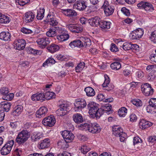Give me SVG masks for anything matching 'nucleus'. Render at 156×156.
<instances>
[{
	"mask_svg": "<svg viewBox=\"0 0 156 156\" xmlns=\"http://www.w3.org/2000/svg\"><path fill=\"white\" fill-rule=\"evenodd\" d=\"M98 104L93 101H90L88 104L87 106L89 110V113L91 118L95 117V114L98 108Z\"/></svg>",
	"mask_w": 156,
	"mask_h": 156,
	"instance_id": "obj_4",
	"label": "nucleus"
},
{
	"mask_svg": "<svg viewBox=\"0 0 156 156\" xmlns=\"http://www.w3.org/2000/svg\"><path fill=\"white\" fill-rule=\"evenodd\" d=\"M80 39L84 42L83 47H87L91 45V41L87 37H81Z\"/></svg>",
	"mask_w": 156,
	"mask_h": 156,
	"instance_id": "obj_44",
	"label": "nucleus"
},
{
	"mask_svg": "<svg viewBox=\"0 0 156 156\" xmlns=\"http://www.w3.org/2000/svg\"><path fill=\"white\" fill-rule=\"evenodd\" d=\"M36 42L40 47L43 48H45L48 44L50 43V40L49 38L44 37L37 39Z\"/></svg>",
	"mask_w": 156,
	"mask_h": 156,
	"instance_id": "obj_14",
	"label": "nucleus"
},
{
	"mask_svg": "<svg viewBox=\"0 0 156 156\" xmlns=\"http://www.w3.org/2000/svg\"><path fill=\"white\" fill-rule=\"evenodd\" d=\"M14 94L13 93L7 94L6 95L3 97V99L7 101H10L13 99Z\"/></svg>",
	"mask_w": 156,
	"mask_h": 156,
	"instance_id": "obj_49",
	"label": "nucleus"
},
{
	"mask_svg": "<svg viewBox=\"0 0 156 156\" xmlns=\"http://www.w3.org/2000/svg\"><path fill=\"white\" fill-rule=\"evenodd\" d=\"M21 30L22 33L26 34H31L33 33L32 30L26 27L22 28Z\"/></svg>",
	"mask_w": 156,
	"mask_h": 156,
	"instance_id": "obj_53",
	"label": "nucleus"
},
{
	"mask_svg": "<svg viewBox=\"0 0 156 156\" xmlns=\"http://www.w3.org/2000/svg\"><path fill=\"white\" fill-rule=\"evenodd\" d=\"M27 51L29 54L34 55L37 54V50L34 49L31 47H29L27 48Z\"/></svg>",
	"mask_w": 156,
	"mask_h": 156,
	"instance_id": "obj_58",
	"label": "nucleus"
},
{
	"mask_svg": "<svg viewBox=\"0 0 156 156\" xmlns=\"http://www.w3.org/2000/svg\"><path fill=\"white\" fill-rule=\"evenodd\" d=\"M48 51L51 53H53L59 50V47L57 45L52 44L48 47L47 48Z\"/></svg>",
	"mask_w": 156,
	"mask_h": 156,
	"instance_id": "obj_30",
	"label": "nucleus"
},
{
	"mask_svg": "<svg viewBox=\"0 0 156 156\" xmlns=\"http://www.w3.org/2000/svg\"><path fill=\"white\" fill-rule=\"evenodd\" d=\"M61 11L64 15L69 17H74L77 15V12L73 9H62Z\"/></svg>",
	"mask_w": 156,
	"mask_h": 156,
	"instance_id": "obj_21",
	"label": "nucleus"
},
{
	"mask_svg": "<svg viewBox=\"0 0 156 156\" xmlns=\"http://www.w3.org/2000/svg\"><path fill=\"white\" fill-rule=\"evenodd\" d=\"M86 7V6L83 1H77L73 5L74 9L80 11L84 10Z\"/></svg>",
	"mask_w": 156,
	"mask_h": 156,
	"instance_id": "obj_20",
	"label": "nucleus"
},
{
	"mask_svg": "<svg viewBox=\"0 0 156 156\" xmlns=\"http://www.w3.org/2000/svg\"><path fill=\"white\" fill-rule=\"evenodd\" d=\"M153 123L144 119H141L139 122V127L142 129H144L151 126Z\"/></svg>",
	"mask_w": 156,
	"mask_h": 156,
	"instance_id": "obj_18",
	"label": "nucleus"
},
{
	"mask_svg": "<svg viewBox=\"0 0 156 156\" xmlns=\"http://www.w3.org/2000/svg\"><path fill=\"white\" fill-rule=\"evenodd\" d=\"M14 144L13 140L9 141L1 150V154L3 155H6L9 154Z\"/></svg>",
	"mask_w": 156,
	"mask_h": 156,
	"instance_id": "obj_6",
	"label": "nucleus"
},
{
	"mask_svg": "<svg viewBox=\"0 0 156 156\" xmlns=\"http://www.w3.org/2000/svg\"><path fill=\"white\" fill-rule=\"evenodd\" d=\"M56 58L58 60L61 61H67L69 59V57L67 55L59 54L56 55Z\"/></svg>",
	"mask_w": 156,
	"mask_h": 156,
	"instance_id": "obj_43",
	"label": "nucleus"
},
{
	"mask_svg": "<svg viewBox=\"0 0 156 156\" xmlns=\"http://www.w3.org/2000/svg\"><path fill=\"white\" fill-rule=\"evenodd\" d=\"M66 27L72 33H79L83 30V28L81 26L75 24H66Z\"/></svg>",
	"mask_w": 156,
	"mask_h": 156,
	"instance_id": "obj_12",
	"label": "nucleus"
},
{
	"mask_svg": "<svg viewBox=\"0 0 156 156\" xmlns=\"http://www.w3.org/2000/svg\"><path fill=\"white\" fill-rule=\"evenodd\" d=\"M85 67V63L83 62H81L78 64L76 67L75 70L76 72L78 73L81 71Z\"/></svg>",
	"mask_w": 156,
	"mask_h": 156,
	"instance_id": "obj_42",
	"label": "nucleus"
},
{
	"mask_svg": "<svg viewBox=\"0 0 156 156\" xmlns=\"http://www.w3.org/2000/svg\"><path fill=\"white\" fill-rule=\"evenodd\" d=\"M110 50L113 52H116L118 51V48L116 45L114 44H112L111 45Z\"/></svg>",
	"mask_w": 156,
	"mask_h": 156,
	"instance_id": "obj_63",
	"label": "nucleus"
},
{
	"mask_svg": "<svg viewBox=\"0 0 156 156\" xmlns=\"http://www.w3.org/2000/svg\"><path fill=\"white\" fill-rule=\"evenodd\" d=\"M44 8H40L37 10V18L38 20H41L44 17Z\"/></svg>",
	"mask_w": 156,
	"mask_h": 156,
	"instance_id": "obj_37",
	"label": "nucleus"
},
{
	"mask_svg": "<svg viewBox=\"0 0 156 156\" xmlns=\"http://www.w3.org/2000/svg\"><path fill=\"white\" fill-rule=\"evenodd\" d=\"M68 112L59 108L56 112L57 115L58 116H63L66 114Z\"/></svg>",
	"mask_w": 156,
	"mask_h": 156,
	"instance_id": "obj_55",
	"label": "nucleus"
},
{
	"mask_svg": "<svg viewBox=\"0 0 156 156\" xmlns=\"http://www.w3.org/2000/svg\"><path fill=\"white\" fill-rule=\"evenodd\" d=\"M78 128L81 130L88 131L92 133H99L101 129V126L96 122L82 124L78 126Z\"/></svg>",
	"mask_w": 156,
	"mask_h": 156,
	"instance_id": "obj_1",
	"label": "nucleus"
},
{
	"mask_svg": "<svg viewBox=\"0 0 156 156\" xmlns=\"http://www.w3.org/2000/svg\"><path fill=\"white\" fill-rule=\"evenodd\" d=\"M144 73L141 71L139 70L136 73V76L138 80L142 79L144 76Z\"/></svg>",
	"mask_w": 156,
	"mask_h": 156,
	"instance_id": "obj_56",
	"label": "nucleus"
},
{
	"mask_svg": "<svg viewBox=\"0 0 156 156\" xmlns=\"http://www.w3.org/2000/svg\"><path fill=\"white\" fill-rule=\"evenodd\" d=\"M59 108L63 110L64 111H66L67 112H68L69 111V108L67 104L62 103L59 105Z\"/></svg>",
	"mask_w": 156,
	"mask_h": 156,
	"instance_id": "obj_57",
	"label": "nucleus"
},
{
	"mask_svg": "<svg viewBox=\"0 0 156 156\" xmlns=\"http://www.w3.org/2000/svg\"><path fill=\"white\" fill-rule=\"evenodd\" d=\"M55 122V119L54 117L52 115L46 117L42 121V123L44 125L49 127L53 126Z\"/></svg>",
	"mask_w": 156,
	"mask_h": 156,
	"instance_id": "obj_9",
	"label": "nucleus"
},
{
	"mask_svg": "<svg viewBox=\"0 0 156 156\" xmlns=\"http://www.w3.org/2000/svg\"><path fill=\"white\" fill-rule=\"evenodd\" d=\"M110 67L113 70H117L121 68V65L119 62H115L111 64Z\"/></svg>",
	"mask_w": 156,
	"mask_h": 156,
	"instance_id": "obj_40",
	"label": "nucleus"
},
{
	"mask_svg": "<svg viewBox=\"0 0 156 156\" xmlns=\"http://www.w3.org/2000/svg\"><path fill=\"white\" fill-rule=\"evenodd\" d=\"M45 99L48 100L53 99L55 97V94L53 92L48 91L44 94Z\"/></svg>",
	"mask_w": 156,
	"mask_h": 156,
	"instance_id": "obj_41",
	"label": "nucleus"
},
{
	"mask_svg": "<svg viewBox=\"0 0 156 156\" xmlns=\"http://www.w3.org/2000/svg\"><path fill=\"white\" fill-rule=\"evenodd\" d=\"M43 134L42 132H35L32 133L31 135L32 140L34 141H37L42 137Z\"/></svg>",
	"mask_w": 156,
	"mask_h": 156,
	"instance_id": "obj_29",
	"label": "nucleus"
},
{
	"mask_svg": "<svg viewBox=\"0 0 156 156\" xmlns=\"http://www.w3.org/2000/svg\"><path fill=\"white\" fill-rule=\"evenodd\" d=\"M26 44L25 41L23 39H16L14 41L13 46L16 49L21 50L24 48Z\"/></svg>",
	"mask_w": 156,
	"mask_h": 156,
	"instance_id": "obj_11",
	"label": "nucleus"
},
{
	"mask_svg": "<svg viewBox=\"0 0 156 156\" xmlns=\"http://www.w3.org/2000/svg\"><path fill=\"white\" fill-rule=\"evenodd\" d=\"M104 113L105 112L108 114H109L112 112V106L110 105H108L102 108Z\"/></svg>",
	"mask_w": 156,
	"mask_h": 156,
	"instance_id": "obj_47",
	"label": "nucleus"
},
{
	"mask_svg": "<svg viewBox=\"0 0 156 156\" xmlns=\"http://www.w3.org/2000/svg\"><path fill=\"white\" fill-rule=\"evenodd\" d=\"M50 139L48 138H45L40 141L38 147L39 149H41L48 148L50 146Z\"/></svg>",
	"mask_w": 156,
	"mask_h": 156,
	"instance_id": "obj_19",
	"label": "nucleus"
},
{
	"mask_svg": "<svg viewBox=\"0 0 156 156\" xmlns=\"http://www.w3.org/2000/svg\"><path fill=\"white\" fill-rule=\"evenodd\" d=\"M105 81L102 86L104 88L105 90L109 91L112 90L114 86L112 84H110L109 79L107 75H104Z\"/></svg>",
	"mask_w": 156,
	"mask_h": 156,
	"instance_id": "obj_16",
	"label": "nucleus"
},
{
	"mask_svg": "<svg viewBox=\"0 0 156 156\" xmlns=\"http://www.w3.org/2000/svg\"><path fill=\"white\" fill-rule=\"evenodd\" d=\"M11 35L8 32L2 31L0 33V39L5 41L11 40Z\"/></svg>",
	"mask_w": 156,
	"mask_h": 156,
	"instance_id": "obj_22",
	"label": "nucleus"
},
{
	"mask_svg": "<svg viewBox=\"0 0 156 156\" xmlns=\"http://www.w3.org/2000/svg\"><path fill=\"white\" fill-rule=\"evenodd\" d=\"M112 129L113 134L116 136H118L123 133L122 129L119 126L115 125Z\"/></svg>",
	"mask_w": 156,
	"mask_h": 156,
	"instance_id": "obj_32",
	"label": "nucleus"
},
{
	"mask_svg": "<svg viewBox=\"0 0 156 156\" xmlns=\"http://www.w3.org/2000/svg\"><path fill=\"white\" fill-rule=\"evenodd\" d=\"M131 102L137 107H140L142 105V102L141 100L138 99H134L131 100Z\"/></svg>",
	"mask_w": 156,
	"mask_h": 156,
	"instance_id": "obj_46",
	"label": "nucleus"
},
{
	"mask_svg": "<svg viewBox=\"0 0 156 156\" xmlns=\"http://www.w3.org/2000/svg\"><path fill=\"white\" fill-rule=\"evenodd\" d=\"M57 29L54 28H50L46 33V36L49 37H53L55 36L57 34Z\"/></svg>",
	"mask_w": 156,
	"mask_h": 156,
	"instance_id": "obj_35",
	"label": "nucleus"
},
{
	"mask_svg": "<svg viewBox=\"0 0 156 156\" xmlns=\"http://www.w3.org/2000/svg\"><path fill=\"white\" fill-rule=\"evenodd\" d=\"M79 149L82 153L85 154L90 151V148L86 145H84L80 147Z\"/></svg>",
	"mask_w": 156,
	"mask_h": 156,
	"instance_id": "obj_45",
	"label": "nucleus"
},
{
	"mask_svg": "<svg viewBox=\"0 0 156 156\" xmlns=\"http://www.w3.org/2000/svg\"><path fill=\"white\" fill-rule=\"evenodd\" d=\"M31 99L34 101H43L45 100L44 94L43 92H37L32 95Z\"/></svg>",
	"mask_w": 156,
	"mask_h": 156,
	"instance_id": "obj_17",
	"label": "nucleus"
},
{
	"mask_svg": "<svg viewBox=\"0 0 156 156\" xmlns=\"http://www.w3.org/2000/svg\"><path fill=\"white\" fill-rule=\"evenodd\" d=\"M130 121L132 122H134L136 121L137 120V117L134 114H131L129 116Z\"/></svg>",
	"mask_w": 156,
	"mask_h": 156,
	"instance_id": "obj_62",
	"label": "nucleus"
},
{
	"mask_svg": "<svg viewBox=\"0 0 156 156\" xmlns=\"http://www.w3.org/2000/svg\"><path fill=\"white\" fill-rule=\"evenodd\" d=\"M122 12L127 16H129L130 15V12L129 9H127L125 7H123L121 9Z\"/></svg>",
	"mask_w": 156,
	"mask_h": 156,
	"instance_id": "obj_60",
	"label": "nucleus"
},
{
	"mask_svg": "<svg viewBox=\"0 0 156 156\" xmlns=\"http://www.w3.org/2000/svg\"><path fill=\"white\" fill-rule=\"evenodd\" d=\"M69 45L72 48H74L75 47L81 48L83 47V42L81 40H75L71 42Z\"/></svg>",
	"mask_w": 156,
	"mask_h": 156,
	"instance_id": "obj_27",
	"label": "nucleus"
},
{
	"mask_svg": "<svg viewBox=\"0 0 156 156\" xmlns=\"http://www.w3.org/2000/svg\"><path fill=\"white\" fill-rule=\"evenodd\" d=\"M141 90L144 94L147 96L152 95L154 90L149 83H146L141 86Z\"/></svg>",
	"mask_w": 156,
	"mask_h": 156,
	"instance_id": "obj_7",
	"label": "nucleus"
},
{
	"mask_svg": "<svg viewBox=\"0 0 156 156\" xmlns=\"http://www.w3.org/2000/svg\"><path fill=\"white\" fill-rule=\"evenodd\" d=\"M23 110V107L20 105H18L14 108L12 112V114L17 116L20 115Z\"/></svg>",
	"mask_w": 156,
	"mask_h": 156,
	"instance_id": "obj_26",
	"label": "nucleus"
},
{
	"mask_svg": "<svg viewBox=\"0 0 156 156\" xmlns=\"http://www.w3.org/2000/svg\"><path fill=\"white\" fill-rule=\"evenodd\" d=\"M57 32L58 34L56 37L60 42H62L67 40L69 37V35L67 31L63 27H56Z\"/></svg>",
	"mask_w": 156,
	"mask_h": 156,
	"instance_id": "obj_2",
	"label": "nucleus"
},
{
	"mask_svg": "<svg viewBox=\"0 0 156 156\" xmlns=\"http://www.w3.org/2000/svg\"><path fill=\"white\" fill-rule=\"evenodd\" d=\"M75 106L74 110L77 112L84 108L87 105L86 101L84 99L77 98L76 99L74 102Z\"/></svg>",
	"mask_w": 156,
	"mask_h": 156,
	"instance_id": "obj_5",
	"label": "nucleus"
},
{
	"mask_svg": "<svg viewBox=\"0 0 156 156\" xmlns=\"http://www.w3.org/2000/svg\"><path fill=\"white\" fill-rule=\"evenodd\" d=\"M30 137V133L27 130H23L19 132L16 141L20 144H23Z\"/></svg>",
	"mask_w": 156,
	"mask_h": 156,
	"instance_id": "obj_3",
	"label": "nucleus"
},
{
	"mask_svg": "<svg viewBox=\"0 0 156 156\" xmlns=\"http://www.w3.org/2000/svg\"><path fill=\"white\" fill-rule=\"evenodd\" d=\"M149 104L152 106V107H156V98H151L150 100Z\"/></svg>",
	"mask_w": 156,
	"mask_h": 156,
	"instance_id": "obj_64",
	"label": "nucleus"
},
{
	"mask_svg": "<svg viewBox=\"0 0 156 156\" xmlns=\"http://www.w3.org/2000/svg\"><path fill=\"white\" fill-rule=\"evenodd\" d=\"M127 110L125 107H122L119 110L118 114L121 117H124L127 114Z\"/></svg>",
	"mask_w": 156,
	"mask_h": 156,
	"instance_id": "obj_39",
	"label": "nucleus"
},
{
	"mask_svg": "<svg viewBox=\"0 0 156 156\" xmlns=\"http://www.w3.org/2000/svg\"><path fill=\"white\" fill-rule=\"evenodd\" d=\"M131 43L128 42H125L123 43L122 46H120L125 51L129 50L131 49Z\"/></svg>",
	"mask_w": 156,
	"mask_h": 156,
	"instance_id": "obj_48",
	"label": "nucleus"
},
{
	"mask_svg": "<svg viewBox=\"0 0 156 156\" xmlns=\"http://www.w3.org/2000/svg\"><path fill=\"white\" fill-rule=\"evenodd\" d=\"M101 20L99 17L96 16L88 20V23L92 26L98 27L99 26Z\"/></svg>",
	"mask_w": 156,
	"mask_h": 156,
	"instance_id": "obj_23",
	"label": "nucleus"
},
{
	"mask_svg": "<svg viewBox=\"0 0 156 156\" xmlns=\"http://www.w3.org/2000/svg\"><path fill=\"white\" fill-rule=\"evenodd\" d=\"M47 20L50 25L52 26H56L58 23V20L55 17L49 14L47 16Z\"/></svg>",
	"mask_w": 156,
	"mask_h": 156,
	"instance_id": "obj_28",
	"label": "nucleus"
},
{
	"mask_svg": "<svg viewBox=\"0 0 156 156\" xmlns=\"http://www.w3.org/2000/svg\"><path fill=\"white\" fill-rule=\"evenodd\" d=\"M1 106L3 108L6 112H8L10 108L11 104L10 103L7 101H4L1 102Z\"/></svg>",
	"mask_w": 156,
	"mask_h": 156,
	"instance_id": "obj_38",
	"label": "nucleus"
},
{
	"mask_svg": "<svg viewBox=\"0 0 156 156\" xmlns=\"http://www.w3.org/2000/svg\"><path fill=\"white\" fill-rule=\"evenodd\" d=\"M35 16V13L32 11H30L25 13L24 19L26 23H29L34 21Z\"/></svg>",
	"mask_w": 156,
	"mask_h": 156,
	"instance_id": "obj_15",
	"label": "nucleus"
},
{
	"mask_svg": "<svg viewBox=\"0 0 156 156\" xmlns=\"http://www.w3.org/2000/svg\"><path fill=\"white\" fill-rule=\"evenodd\" d=\"M9 92L8 89L7 87H3L0 90V93L3 95L4 96L8 94Z\"/></svg>",
	"mask_w": 156,
	"mask_h": 156,
	"instance_id": "obj_59",
	"label": "nucleus"
},
{
	"mask_svg": "<svg viewBox=\"0 0 156 156\" xmlns=\"http://www.w3.org/2000/svg\"><path fill=\"white\" fill-rule=\"evenodd\" d=\"M104 113L103 109L101 108L98 109L97 110L96 114H95V116L97 119H99L101 116Z\"/></svg>",
	"mask_w": 156,
	"mask_h": 156,
	"instance_id": "obj_52",
	"label": "nucleus"
},
{
	"mask_svg": "<svg viewBox=\"0 0 156 156\" xmlns=\"http://www.w3.org/2000/svg\"><path fill=\"white\" fill-rule=\"evenodd\" d=\"M10 20L9 16L0 13V23L7 24L9 23Z\"/></svg>",
	"mask_w": 156,
	"mask_h": 156,
	"instance_id": "obj_31",
	"label": "nucleus"
},
{
	"mask_svg": "<svg viewBox=\"0 0 156 156\" xmlns=\"http://www.w3.org/2000/svg\"><path fill=\"white\" fill-rule=\"evenodd\" d=\"M150 39L152 42L156 44V30L152 33Z\"/></svg>",
	"mask_w": 156,
	"mask_h": 156,
	"instance_id": "obj_54",
	"label": "nucleus"
},
{
	"mask_svg": "<svg viewBox=\"0 0 156 156\" xmlns=\"http://www.w3.org/2000/svg\"><path fill=\"white\" fill-rule=\"evenodd\" d=\"M146 5L144 7V9L145 10L148 12H152L154 10V8L151 4L147 2L146 3Z\"/></svg>",
	"mask_w": 156,
	"mask_h": 156,
	"instance_id": "obj_50",
	"label": "nucleus"
},
{
	"mask_svg": "<svg viewBox=\"0 0 156 156\" xmlns=\"http://www.w3.org/2000/svg\"><path fill=\"white\" fill-rule=\"evenodd\" d=\"M144 34L143 29L139 28L133 30L130 35V37L132 39H137L140 38Z\"/></svg>",
	"mask_w": 156,
	"mask_h": 156,
	"instance_id": "obj_10",
	"label": "nucleus"
},
{
	"mask_svg": "<svg viewBox=\"0 0 156 156\" xmlns=\"http://www.w3.org/2000/svg\"><path fill=\"white\" fill-rule=\"evenodd\" d=\"M55 62L56 61L54 58L52 57H50L43 63L42 66L46 67L54 64Z\"/></svg>",
	"mask_w": 156,
	"mask_h": 156,
	"instance_id": "obj_36",
	"label": "nucleus"
},
{
	"mask_svg": "<svg viewBox=\"0 0 156 156\" xmlns=\"http://www.w3.org/2000/svg\"><path fill=\"white\" fill-rule=\"evenodd\" d=\"M66 143H70L72 142L74 138V135L71 132L64 130L61 133Z\"/></svg>",
	"mask_w": 156,
	"mask_h": 156,
	"instance_id": "obj_13",
	"label": "nucleus"
},
{
	"mask_svg": "<svg viewBox=\"0 0 156 156\" xmlns=\"http://www.w3.org/2000/svg\"><path fill=\"white\" fill-rule=\"evenodd\" d=\"M102 8L104 9V13L106 16L111 15L114 12L113 7L109 5L108 1H105Z\"/></svg>",
	"mask_w": 156,
	"mask_h": 156,
	"instance_id": "obj_8",
	"label": "nucleus"
},
{
	"mask_svg": "<svg viewBox=\"0 0 156 156\" xmlns=\"http://www.w3.org/2000/svg\"><path fill=\"white\" fill-rule=\"evenodd\" d=\"M48 111L45 107H42L36 112V116L37 117L41 118L44 116Z\"/></svg>",
	"mask_w": 156,
	"mask_h": 156,
	"instance_id": "obj_25",
	"label": "nucleus"
},
{
	"mask_svg": "<svg viewBox=\"0 0 156 156\" xmlns=\"http://www.w3.org/2000/svg\"><path fill=\"white\" fill-rule=\"evenodd\" d=\"M111 23L109 21L101 20L99 27L102 30H106L110 28Z\"/></svg>",
	"mask_w": 156,
	"mask_h": 156,
	"instance_id": "obj_24",
	"label": "nucleus"
},
{
	"mask_svg": "<svg viewBox=\"0 0 156 156\" xmlns=\"http://www.w3.org/2000/svg\"><path fill=\"white\" fill-rule=\"evenodd\" d=\"M84 91L86 93V95L88 97H93L95 94L94 89L90 87H88L85 88Z\"/></svg>",
	"mask_w": 156,
	"mask_h": 156,
	"instance_id": "obj_34",
	"label": "nucleus"
},
{
	"mask_svg": "<svg viewBox=\"0 0 156 156\" xmlns=\"http://www.w3.org/2000/svg\"><path fill=\"white\" fill-rule=\"evenodd\" d=\"M148 140L150 143L154 144L156 143V136H149L148 138Z\"/></svg>",
	"mask_w": 156,
	"mask_h": 156,
	"instance_id": "obj_61",
	"label": "nucleus"
},
{
	"mask_svg": "<svg viewBox=\"0 0 156 156\" xmlns=\"http://www.w3.org/2000/svg\"><path fill=\"white\" fill-rule=\"evenodd\" d=\"M73 120L76 123H80L83 121V118L81 114L79 113L74 114L73 117Z\"/></svg>",
	"mask_w": 156,
	"mask_h": 156,
	"instance_id": "obj_33",
	"label": "nucleus"
},
{
	"mask_svg": "<svg viewBox=\"0 0 156 156\" xmlns=\"http://www.w3.org/2000/svg\"><path fill=\"white\" fill-rule=\"evenodd\" d=\"M149 72L154 73L156 72V65L148 66L146 68Z\"/></svg>",
	"mask_w": 156,
	"mask_h": 156,
	"instance_id": "obj_51",
	"label": "nucleus"
}]
</instances>
